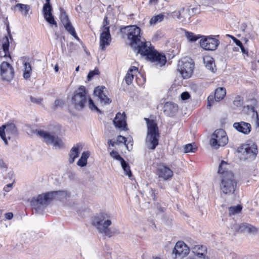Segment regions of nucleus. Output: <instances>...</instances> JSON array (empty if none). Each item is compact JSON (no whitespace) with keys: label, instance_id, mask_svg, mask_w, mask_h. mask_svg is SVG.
I'll return each mask as SVG.
<instances>
[{"label":"nucleus","instance_id":"obj_1","mask_svg":"<svg viewBox=\"0 0 259 259\" xmlns=\"http://www.w3.org/2000/svg\"><path fill=\"white\" fill-rule=\"evenodd\" d=\"M227 162L222 160L219 166L218 173L222 174L220 189L225 195L234 193L237 188V181L234 175L230 171L226 170Z\"/></svg>","mask_w":259,"mask_h":259},{"label":"nucleus","instance_id":"obj_2","mask_svg":"<svg viewBox=\"0 0 259 259\" xmlns=\"http://www.w3.org/2000/svg\"><path fill=\"white\" fill-rule=\"evenodd\" d=\"M67 196L66 191H52L33 197L31 199L30 203L31 206L35 209L37 212H40L48 205L51 200L56 198L61 199Z\"/></svg>","mask_w":259,"mask_h":259},{"label":"nucleus","instance_id":"obj_3","mask_svg":"<svg viewBox=\"0 0 259 259\" xmlns=\"http://www.w3.org/2000/svg\"><path fill=\"white\" fill-rule=\"evenodd\" d=\"M112 216L108 212H101L95 216L92 224L98 231L109 237L114 235L115 232L109 228L112 224Z\"/></svg>","mask_w":259,"mask_h":259},{"label":"nucleus","instance_id":"obj_4","mask_svg":"<svg viewBox=\"0 0 259 259\" xmlns=\"http://www.w3.org/2000/svg\"><path fill=\"white\" fill-rule=\"evenodd\" d=\"M145 120L147 126L145 144L149 149L154 150L158 145L160 137L158 127L154 120L147 118Z\"/></svg>","mask_w":259,"mask_h":259},{"label":"nucleus","instance_id":"obj_5","mask_svg":"<svg viewBox=\"0 0 259 259\" xmlns=\"http://www.w3.org/2000/svg\"><path fill=\"white\" fill-rule=\"evenodd\" d=\"M237 152L241 160H252L255 158L258 150L257 145L253 143L243 144L238 148Z\"/></svg>","mask_w":259,"mask_h":259},{"label":"nucleus","instance_id":"obj_6","mask_svg":"<svg viewBox=\"0 0 259 259\" xmlns=\"http://www.w3.org/2000/svg\"><path fill=\"white\" fill-rule=\"evenodd\" d=\"M36 134L43 139V141L47 144H52L56 148H61L64 143L61 138H59L54 132H48L43 130H36Z\"/></svg>","mask_w":259,"mask_h":259},{"label":"nucleus","instance_id":"obj_7","mask_svg":"<svg viewBox=\"0 0 259 259\" xmlns=\"http://www.w3.org/2000/svg\"><path fill=\"white\" fill-rule=\"evenodd\" d=\"M89 97L87 95V91L83 86H80L75 92L74 95L72 98V104L74 108L77 110H81L83 108L87 103Z\"/></svg>","mask_w":259,"mask_h":259},{"label":"nucleus","instance_id":"obj_8","mask_svg":"<svg viewBox=\"0 0 259 259\" xmlns=\"http://www.w3.org/2000/svg\"><path fill=\"white\" fill-rule=\"evenodd\" d=\"M194 67V64L192 59L184 58L179 61L178 70L183 78H188L192 75Z\"/></svg>","mask_w":259,"mask_h":259},{"label":"nucleus","instance_id":"obj_9","mask_svg":"<svg viewBox=\"0 0 259 259\" xmlns=\"http://www.w3.org/2000/svg\"><path fill=\"white\" fill-rule=\"evenodd\" d=\"M228 142L226 133L223 129H218L214 131L210 140V144L215 149L220 146H224Z\"/></svg>","mask_w":259,"mask_h":259},{"label":"nucleus","instance_id":"obj_10","mask_svg":"<svg viewBox=\"0 0 259 259\" xmlns=\"http://www.w3.org/2000/svg\"><path fill=\"white\" fill-rule=\"evenodd\" d=\"M132 48L135 51H137L138 54H140L142 56H145L146 59L149 57V54H151L154 50V47L151 46V42L145 41L144 38L140 40L139 42H137L135 47Z\"/></svg>","mask_w":259,"mask_h":259},{"label":"nucleus","instance_id":"obj_11","mask_svg":"<svg viewBox=\"0 0 259 259\" xmlns=\"http://www.w3.org/2000/svg\"><path fill=\"white\" fill-rule=\"evenodd\" d=\"M127 30V38L130 42L132 47H135L137 42L142 39L140 35L141 29L136 25L127 26L125 27Z\"/></svg>","mask_w":259,"mask_h":259},{"label":"nucleus","instance_id":"obj_12","mask_svg":"<svg viewBox=\"0 0 259 259\" xmlns=\"http://www.w3.org/2000/svg\"><path fill=\"white\" fill-rule=\"evenodd\" d=\"M189 251L190 247L183 241H178L172 250V254L175 255L174 258L182 259L188 254Z\"/></svg>","mask_w":259,"mask_h":259},{"label":"nucleus","instance_id":"obj_13","mask_svg":"<svg viewBox=\"0 0 259 259\" xmlns=\"http://www.w3.org/2000/svg\"><path fill=\"white\" fill-rule=\"evenodd\" d=\"M17 134V128L15 124L13 123H7L3 125L2 127H0V136L5 142V145H8V141L6 135L10 139L11 137L16 135Z\"/></svg>","mask_w":259,"mask_h":259},{"label":"nucleus","instance_id":"obj_14","mask_svg":"<svg viewBox=\"0 0 259 259\" xmlns=\"http://www.w3.org/2000/svg\"><path fill=\"white\" fill-rule=\"evenodd\" d=\"M1 75L3 80L9 82L14 76V70L8 62L4 61L1 65Z\"/></svg>","mask_w":259,"mask_h":259},{"label":"nucleus","instance_id":"obj_15","mask_svg":"<svg viewBox=\"0 0 259 259\" xmlns=\"http://www.w3.org/2000/svg\"><path fill=\"white\" fill-rule=\"evenodd\" d=\"M147 60L151 61L157 67H162L166 62V58L165 55L158 53L155 49L151 54H149V57Z\"/></svg>","mask_w":259,"mask_h":259},{"label":"nucleus","instance_id":"obj_16","mask_svg":"<svg viewBox=\"0 0 259 259\" xmlns=\"http://www.w3.org/2000/svg\"><path fill=\"white\" fill-rule=\"evenodd\" d=\"M219 44L220 41L218 39L211 37H206L200 40L201 47L208 51L216 50Z\"/></svg>","mask_w":259,"mask_h":259},{"label":"nucleus","instance_id":"obj_17","mask_svg":"<svg viewBox=\"0 0 259 259\" xmlns=\"http://www.w3.org/2000/svg\"><path fill=\"white\" fill-rule=\"evenodd\" d=\"M235 231L249 234H254L257 233V229L253 226L247 223H241L240 225L235 224L232 227Z\"/></svg>","mask_w":259,"mask_h":259},{"label":"nucleus","instance_id":"obj_18","mask_svg":"<svg viewBox=\"0 0 259 259\" xmlns=\"http://www.w3.org/2000/svg\"><path fill=\"white\" fill-rule=\"evenodd\" d=\"M46 2L42 9L44 18L50 24L54 25L57 27V22L52 13V7L50 4V0H46Z\"/></svg>","mask_w":259,"mask_h":259},{"label":"nucleus","instance_id":"obj_19","mask_svg":"<svg viewBox=\"0 0 259 259\" xmlns=\"http://www.w3.org/2000/svg\"><path fill=\"white\" fill-rule=\"evenodd\" d=\"M157 175L159 178L168 180L173 176V171L167 166L160 164L157 168Z\"/></svg>","mask_w":259,"mask_h":259},{"label":"nucleus","instance_id":"obj_20","mask_svg":"<svg viewBox=\"0 0 259 259\" xmlns=\"http://www.w3.org/2000/svg\"><path fill=\"white\" fill-rule=\"evenodd\" d=\"M105 87H98L94 90V95L97 97L100 100L101 103L105 104H109L111 102V100L108 98L106 94Z\"/></svg>","mask_w":259,"mask_h":259},{"label":"nucleus","instance_id":"obj_21","mask_svg":"<svg viewBox=\"0 0 259 259\" xmlns=\"http://www.w3.org/2000/svg\"><path fill=\"white\" fill-rule=\"evenodd\" d=\"M111 40L110 30L108 29H105V30H102L100 37V46L102 51L105 50V46H109Z\"/></svg>","mask_w":259,"mask_h":259},{"label":"nucleus","instance_id":"obj_22","mask_svg":"<svg viewBox=\"0 0 259 259\" xmlns=\"http://www.w3.org/2000/svg\"><path fill=\"white\" fill-rule=\"evenodd\" d=\"M113 122L116 127L121 128L123 130L126 129V123L125 121V114L118 112L116 114Z\"/></svg>","mask_w":259,"mask_h":259},{"label":"nucleus","instance_id":"obj_23","mask_svg":"<svg viewBox=\"0 0 259 259\" xmlns=\"http://www.w3.org/2000/svg\"><path fill=\"white\" fill-rule=\"evenodd\" d=\"M233 127L239 132L247 135L251 131V125L247 122L241 121L240 122H235L233 124Z\"/></svg>","mask_w":259,"mask_h":259},{"label":"nucleus","instance_id":"obj_24","mask_svg":"<svg viewBox=\"0 0 259 259\" xmlns=\"http://www.w3.org/2000/svg\"><path fill=\"white\" fill-rule=\"evenodd\" d=\"M190 248L198 257H205L207 251L206 246L200 244H192Z\"/></svg>","mask_w":259,"mask_h":259},{"label":"nucleus","instance_id":"obj_25","mask_svg":"<svg viewBox=\"0 0 259 259\" xmlns=\"http://www.w3.org/2000/svg\"><path fill=\"white\" fill-rule=\"evenodd\" d=\"M178 107L177 104L171 103L167 102L164 105V113L169 116H173L178 111Z\"/></svg>","mask_w":259,"mask_h":259},{"label":"nucleus","instance_id":"obj_26","mask_svg":"<svg viewBox=\"0 0 259 259\" xmlns=\"http://www.w3.org/2000/svg\"><path fill=\"white\" fill-rule=\"evenodd\" d=\"M177 14V18L179 20L189 19L193 14H191L190 9L187 8L185 9L184 8H182L179 11H175L174 14Z\"/></svg>","mask_w":259,"mask_h":259},{"label":"nucleus","instance_id":"obj_27","mask_svg":"<svg viewBox=\"0 0 259 259\" xmlns=\"http://www.w3.org/2000/svg\"><path fill=\"white\" fill-rule=\"evenodd\" d=\"M203 62L205 67L212 72L216 70L215 65L213 59L210 56H205L203 58Z\"/></svg>","mask_w":259,"mask_h":259},{"label":"nucleus","instance_id":"obj_28","mask_svg":"<svg viewBox=\"0 0 259 259\" xmlns=\"http://www.w3.org/2000/svg\"><path fill=\"white\" fill-rule=\"evenodd\" d=\"M30 9V8L29 5L17 4L14 6L13 10L15 11L18 9L24 16H26L28 14Z\"/></svg>","mask_w":259,"mask_h":259},{"label":"nucleus","instance_id":"obj_29","mask_svg":"<svg viewBox=\"0 0 259 259\" xmlns=\"http://www.w3.org/2000/svg\"><path fill=\"white\" fill-rule=\"evenodd\" d=\"M226 89L224 88H218L215 90L214 93V100L215 101L219 102L224 99L226 96Z\"/></svg>","mask_w":259,"mask_h":259},{"label":"nucleus","instance_id":"obj_30","mask_svg":"<svg viewBox=\"0 0 259 259\" xmlns=\"http://www.w3.org/2000/svg\"><path fill=\"white\" fill-rule=\"evenodd\" d=\"M90 155V153L89 151H84L83 152L80 158L78 160L77 162V164L80 166L83 167L85 166L87 164V160Z\"/></svg>","mask_w":259,"mask_h":259},{"label":"nucleus","instance_id":"obj_31","mask_svg":"<svg viewBox=\"0 0 259 259\" xmlns=\"http://www.w3.org/2000/svg\"><path fill=\"white\" fill-rule=\"evenodd\" d=\"M79 148L78 147H73L70 150L69 153V162L70 163H72L76 158L79 155Z\"/></svg>","mask_w":259,"mask_h":259},{"label":"nucleus","instance_id":"obj_32","mask_svg":"<svg viewBox=\"0 0 259 259\" xmlns=\"http://www.w3.org/2000/svg\"><path fill=\"white\" fill-rule=\"evenodd\" d=\"M64 26L65 29L71 35H72L75 38H76L77 40H79V38L77 36L76 33L75 32V29L74 27L71 25L70 22H68V23H66V24H63Z\"/></svg>","mask_w":259,"mask_h":259},{"label":"nucleus","instance_id":"obj_33","mask_svg":"<svg viewBox=\"0 0 259 259\" xmlns=\"http://www.w3.org/2000/svg\"><path fill=\"white\" fill-rule=\"evenodd\" d=\"M120 164H121V165L123 169L124 170V174L126 175H127L130 179H132V177H133V176H132V173L131 170L130 166L128 163H127L124 160V161H123V162L122 161H120Z\"/></svg>","mask_w":259,"mask_h":259},{"label":"nucleus","instance_id":"obj_34","mask_svg":"<svg viewBox=\"0 0 259 259\" xmlns=\"http://www.w3.org/2000/svg\"><path fill=\"white\" fill-rule=\"evenodd\" d=\"M164 18V15L162 14L154 16L151 18L149 23L151 25H155L158 23L162 22Z\"/></svg>","mask_w":259,"mask_h":259},{"label":"nucleus","instance_id":"obj_35","mask_svg":"<svg viewBox=\"0 0 259 259\" xmlns=\"http://www.w3.org/2000/svg\"><path fill=\"white\" fill-rule=\"evenodd\" d=\"M185 36L189 41L190 42H195L201 37L200 35H196L194 33L188 31L185 32Z\"/></svg>","mask_w":259,"mask_h":259},{"label":"nucleus","instance_id":"obj_36","mask_svg":"<svg viewBox=\"0 0 259 259\" xmlns=\"http://www.w3.org/2000/svg\"><path fill=\"white\" fill-rule=\"evenodd\" d=\"M24 65L25 66V70L23 75L24 78L27 79L30 76L32 71L31 66L30 63L27 62H25Z\"/></svg>","mask_w":259,"mask_h":259},{"label":"nucleus","instance_id":"obj_37","mask_svg":"<svg viewBox=\"0 0 259 259\" xmlns=\"http://www.w3.org/2000/svg\"><path fill=\"white\" fill-rule=\"evenodd\" d=\"M242 206L240 205L231 206L229 208V213L230 215H234L240 213L242 210Z\"/></svg>","mask_w":259,"mask_h":259},{"label":"nucleus","instance_id":"obj_38","mask_svg":"<svg viewBox=\"0 0 259 259\" xmlns=\"http://www.w3.org/2000/svg\"><path fill=\"white\" fill-rule=\"evenodd\" d=\"M60 19L63 24H66L69 22L68 16L66 14L65 11L63 9H60Z\"/></svg>","mask_w":259,"mask_h":259},{"label":"nucleus","instance_id":"obj_39","mask_svg":"<svg viewBox=\"0 0 259 259\" xmlns=\"http://www.w3.org/2000/svg\"><path fill=\"white\" fill-rule=\"evenodd\" d=\"M196 149L197 148L194 144H188L185 145L184 147V151L185 153L195 152Z\"/></svg>","mask_w":259,"mask_h":259},{"label":"nucleus","instance_id":"obj_40","mask_svg":"<svg viewBox=\"0 0 259 259\" xmlns=\"http://www.w3.org/2000/svg\"><path fill=\"white\" fill-rule=\"evenodd\" d=\"M233 104L236 107H241L243 104V98L239 96H237L235 98Z\"/></svg>","mask_w":259,"mask_h":259},{"label":"nucleus","instance_id":"obj_41","mask_svg":"<svg viewBox=\"0 0 259 259\" xmlns=\"http://www.w3.org/2000/svg\"><path fill=\"white\" fill-rule=\"evenodd\" d=\"M134 74L133 73H131L128 72H127V73L125 76L124 79H125L126 83L127 85H130L132 84L133 79H134Z\"/></svg>","mask_w":259,"mask_h":259},{"label":"nucleus","instance_id":"obj_42","mask_svg":"<svg viewBox=\"0 0 259 259\" xmlns=\"http://www.w3.org/2000/svg\"><path fill=\"white\" fill-rule=\"evenodd\" d=\"M110 156L112 157L113 158L116 159L117 160L120 161H124L123 158L118 154V153L114 150H112V152H110Z\"/></svg>","mask_w":259,"mask_h":259},{"label":"nucleus","instance_id":"obj_43","mask_svg":"<svg viewBox=\"0 0 259 259\" xmlns=\"http://www.w3.org/2000/svg\"><path fill=\"white\" fill-rule=\"evenodd\" d=\"M89 101V107L90 109L92 110H96L98 112L101 113V111L98 109V108L96 106L93 100L89 97L88 100Z\"/></svg>","mask_w":259,"mask_h":259},{"label":"nucleus","instance_id":"obj_44","mask_svg":"<svg viewBox=\"0 0 259 259\" xmlns=\"http://www.w3.org/2000/svg\"><path fill=\"white\" fill-rule=\"evenodd\" d=\"M235 44L240 47V49H241V52L243 53V54H246L247 56H248V52L247 51V50H246L245 48L243 47V45H242V43L241 42L240 40H239V39H238L237 40H235Z\"/></svg>","mask_w":259,"mask_h":259},{"label":"nucleus","instance_id":"obj_45","mask_svg":"<svg viewBox=\"0 0 259 259\" xmlns=\"http://www.w3.org/2000/svg\"><path fill=\"white\" fill-rule=\"evenodd\" d=\"M9 42L7 37H6V41L3 44V49L4 52L5 53V56H7V53L9 52Z\"/></svg>","mask_w":259,"mask_h":259},{"label":"nucleus","instance_id":"obj_46","mask_svg":"<svg viewBox=\"0 0 259 259\" xmlns=\"http://www.w3.org/2000/svg\"><path fill=\"white\" fill-rule=\"evenodd\" d=\"M99 74V71L98 69L95 68L94 70L91 71L88 75V80H91L95 75H98Z\"/></svg>","mask_w":259,"mask_h":259},{"label":"nucleus","instance_id":"obj_47","mask_svg":"<svg viewBox=\"0 0 259 259\" xmlns=\"http://www.w3.org/2000/svg\"><path fill=\"white\" fill-rule=\"evenodd\" d=\"M251 67L253 69H256L259 67V56H255L254 60L252 62Z\"/></svg>","mask_w":259,"mask_h":259},{"label":"nucleus","instance_id":"obj_48","mask_svg":"<svg viewBox=\"0 0 259 259\" xmlns=\"http://www.w3.org/2000/svg\"><path fill=\"white\" fill-rule=\"evenodd\" d=\"M109 21L108 20V17L107 16L105 17L103 22V26L102 28L103 30H105V29H108L109 30L110 29V27L109 26Z\"/></svg>","mask_w":259,"mask_h":259},{"label":"nucleus","instance_id":"obj_49","mask_svg":"<svg viewBox=\"0 0 259 259\" xmlns=\"http://www.w3.org/2000/svg\"><path fill=\"white\" fill-rule=\"evenodd\" d=\"M126 138L124 137H123L122 136H118L117 137V140L116 143L117 144H120V143H124L126 145Z\"/></svg>","mask_w":259,"mask_h":259},{"label":"nucleus","instance_id":"obj_50","mask_svg":"<svg viewBox=\"0 0 259 259\" xmlns=\"http://www.w3.org/2000/svg\"><path fill=\"white\" fill-rule=\"evenodd\" d=\"M30 99L31 102L36 104H40L42 100L41 98H36L32 96H30Z\"/></svg>","mask_w":259,"mask_h":259},{"label":"nucleus","instance_id":"obj_51","mask_svg":"<svg viewBox=\"0 0 259 259\" xmlns=\"http://www.w3.org/2000/svg\"><path fill=\"white\" fill-rule=\"evenodd\" d=\"M214 100V96L210 95L207 98V106L211 107Z\"/></svg>","mask_w":259,"mask_h":259},{"label":"nucleus","instance_id":"obj_52","mask_svg":"<svg viewBox=\"0 0 259 259\" xmlns=\"http://www.w3.org/2000/svg\"><path fill=\"white\" fill-rule=\"evenodd\" d=\"M181 97L182 100H186L188 99L190 97V95L188 92H185L181 94Z\"/></svg>","mask_w":259,"mask_h":259},{"label":"nucleus","instance_id":"obj_53","mask_svg":"<svg viewBox=\"0 0 259 259\" xmlns=\"http://www.w3.org/2000/svg\"><path fill=\"white\" fill-rule=\"evenodd\" d=\"M64 104V102L62 100L57 99L55 100L54 105L56 107H61Z\"/></svg>","mask_w":259,"mask_h":259},{"label":"nucleus","instance_id":"obj_54","mask_svg":"<svg viewBox=\"0 0 259 259\" xmlns=\"http://www.w3.org/2000/svg\"><path fill=\"white\" fill-rule=\"evenodd\" d=\"M188 8L190 9V13H191V14H193V15L197 13H198L199 12V9L198 7H195V8L189 7Z\"/></svg>","mask_w":259,"mask_h":259},{"label":"nucleus","instance_id":"obj_55","mask_svg":"<svg viewBox=\"0 0 259 259\" xmlns=\"http://www.w3.org/2000/svg\"><path fill=\"white\" fill-rule=\"evenodd\" d=\"M5 218L7 220H11L13 217V214L12 212H8L5 213Z\"/></svg>","mask_w":259,"mask_h":259},{"label":"nucleus","instance_id":"obj_56","mask_svg":"<svg viewBox=\"0 0 259 259\" xmlns=\"http://www.w3.org/2000/svg\"><path fill=\"white\" fill-rule=\"evenodd\" d=\"M0 168H4L6 169L7 168V165L5 163L3 160L2 159H0Z\"/></svg>","mask_w":259,"mask_h":259},{"label":"nucleus","instance_id":"obj_57","mask_svg":"<svg viewBox=\"0 0 259 259\" xmlns=\"http://www.w3.org/2000/svg\"><path fill=\"white\" fill-rule=\"evenodd\" d=\"M159 0H149V5L150 6H155L158 3Z\"/></svg>","mask_w":259,"mask_h":259},{"label":"nucleus","instance_id":"obj_58","mask_svg":"<svg viewBox=\"0 0 259 259\" xmlns=\"http://www.w3.org/2000/svg\"><path fill=\"white\" fill-rule=\"evenodd\" d=\"M12 184H9L4 188V190L6 192H9L10 191V189L12 188Z\"/></svg>","mask_w":259,"mask_h":259},{"label":"nucleus","instance_id":"obj_59","mask_svg":"<svg viewBox=\"0 0 259 259\" xmlns=\"http://www.w3.org/2000/svg\"><path fill=\"white\" fill-rule=\"evenodd\" d=\"M138 70V68H137L136 67H135V66H132L131 67L129 70H128V72H130L131 73H133V71H136Z\"/></svg>","mask_w":259,"mask_h":259},{"label":"nucleus","instance_id":"obj_60","mask_svg":"<svg viewBox=\"0 0 259 259\" xmlns=\"http://www.w3.org/2000/svg\"><path fill=\"white\" fill-rule=\"evenodd\" d=\"M62 39H64V40L65 39L64 37H61V38H60L62 50V51L64 52V50H65V44L63 42Z\"/></svg>","mask_w":259,"mask_h":259},{"label":"nucleus","instance_id":"obj_61","mask_svg":"<svg viewBox=\"0 0 259 259\" xmlns=\"http://www.w3.org/2000/svg\"><path fill=\"white\" fill-rule=\"evenodd\" d=\"M108 144L109 145H111L112 147H114L116 144H117L116 141H113L112 140H108Z\"/></svg>","mask_w":259,"mask_h":259},{"label":"nucleus","instance_id":"obj_62","mask_svg":"<svg viewBox=\"0 0 259 259\" xmlns=\"http://www.w3.org/2000/svg\"><path fill=\"white\" fill-rule=\"evenodd\" d=\"M151 196L153 197V199L154 200H155V198H156V194L155 193V191L153 189H151Z\"/></svg>","mask_w":259,"mask_h":259},{"label":"nucleus","instance_id":"obj_63","mask_svg":"<svg viewBox=\"0 0 259 259\" xmlns=\"http://www.w3.org/2000/svg\"><path fill=\"white\" fill-rule=\"evenodd\" d=\"M227 36L229 37L230 38H231L234 42H235V40H238V39H237L236 37H235L234 36H233L231 35L227 34Z\"/></svg>","mask_w":259,"mask_h":259},{"label":"nucleus","instance_id":"obj_64","mask_svg":"<svg viewBox=\"0 0 259 259\" xmlns=\"http://www.w3.org/2000/svg\"><path fill=\"white\" fill-rule=\"evenodd\" d=\"M213 0H202L203 1V3L208 5L211 3Z\"/></svg>","mask_w":259,"mask_h":259}]
</instances>
